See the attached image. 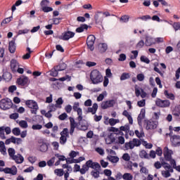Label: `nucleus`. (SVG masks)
Returning <instances> with one entry per match:
<instances>
[{"mask_svg": "<svg viewBox=\"0 0 180 180\" xmlns=\"http://www.w3.org/2000/svg\"><path fill=\"white\" fill-rule=\"evenodd\" d=\"M90 79L93 84H99L103 81V77L102 75L98 70H94L90 74Z\"/></svg>", "mask_w": 180, "mask_h": 180, "instance_id": "1", "label": "nucleus"}, {"mask_svg": "<svg viewBox=\"0 0 180 180\" xmlns=\"http://www.w3.org/2000/svg\"><path fill=\"white\" fill-rule=\"evenodd\" d=\"M162 165L165 170L162 171V175L164 178H169L171 173L174 172V169L167 162H162Z\"/></svg>", "mask_w": 180, "mask_h": 180, "instance_id": "2", "label": "nucleus"}, {"mask_svg": "<svg viewBox=\"0 0 180 180\" xmlns=\"http://www.w3.org/2000/svg\"><path fill=\"white\" fill-rule=\"evenodd\" d=\"M140 146H141V141L137 139H134L132 141L124 144L126 150H133L134 147H140Z\"/></svg>", "mask_w": 180, "mask_h": 180, "instance_id": "3", "label": "nucleus"}, {"mask_svg": "<svg viewBox=\"0 0 180 180\" xmlns=\"http://www.w3.org/2000/svg\"><path fill=\"white\" fill-rule=\"evenodd\" d=\"M12 101L9 98H4L0 101V109L3 110H8V109H11L12 108Z\"/></svg>", "mask_w": 180, "mask_h": 180, "instance_id": "4", "label": "nucleus"}, {"mask_svg": "<svg viewBox=\"0 0 180 180\" xmlns=\"http://www.w3.org/2000/svg\"><path fill=\"white\" fill-rule=\"evenodd\" d=\"M25 105L28 106L30 109H33L31 110V113L33 115H37V110H39V105H37V103L34 101L28 100L26 101Z\"/></svg>", "mask_w": 180, "mask_h": 180, "instance_id": "5", "label": "nucleus"}, {"mask_svg": "<svg viewBox=\"0 0 180 180\" xmlns=\"http://www.w3.org/2000/svg\"><path fill=\"white\" fill-rule=\"evenodd\" d=\"M95 40H96V38L94 34H90L86 39V44L91 51L95 50V46H94L95 44Z\"/></svg>", "mask_w": 180, "mask_h": 180, "instance_id": "6", "label": "nucleus"}, {"mask_svg": "<svg viewBox=\"0 0 180 180\" xmlns=\"http://www.w3.org/2000/svg\"><path fill=\"white\" fill-rule=\"evenodd\" d=\"M63 68H58V66H56L52 68L50 71L47 72V74H49L51 77H57L58 75V71H64L67 68L66 64H63Z\"/></svg>", "mask_w": 180, "mask_h": 180, "instance_id": "7", "label": "nucleus"}, {"mask_svg": "<svg viewBox=\"0 0 180 180\" xmlns=\"http://www.w3.org/2000/svg\"><path fill=\"white\" fill-rule=\"evenodd\" d=\"M72 109L74 112H77L78 115L77 120L81 123L82 120V109L79 108V103H75L72 106Z\"/></svg>", "mask_w": 180, "mask_h": 180, "instance_id": "8", "label": "nucleus"}, {"mask_svg": "<svg viewBox=\"0 0 180 180\" xmlns=\"http://www.w3.org/2000/svg\"><path fill=\"white\" fill-rule=\"evenodd\" d=\"M0 172H4V174H11V175H16V174H18V168H16V166H12L11 168L6 167L4 169L0 167Z\"/></svg>", "mask_w": 180, "mask_h": 180, "instance_id": "9", "label": "nucleus"}, {"mask_svg": "<svg viewBox=\"0 0 180 180\" xmlns=\"http://www.w3.org/2000/svg\"><path fill=\"white\" fill-rule=\"evenodd\" d=\"M144 122L146 130H154L158 126V122L155 121L145 120Z\"/></svg>", "mask_w": 180, "mask_h": 180, "instance_id": "10", "label": "nucleus"}, {"mask_svg": "<svg viewBox=\"0 0 180 180\" xmlns=\"http://www.w3.org/2000/svg\"><path fill=\"white\" fill-rule=\"evenodd\" d=\"M171 137L170 141L173 147H179L180 146V136L179 135H173L172 134H169Z\"/></svg>", "mask_w": 180, "mask_h": 180, "instance_id": "11", "label": "nucleus"}, {"mask_svg": "<svg viewBox=\"0 0 180 180\" xmlns=\"http://www.w3.org/2000/svg\"><path fill=\"white\" fill-rule=\"evenodd\" d=\"M155 104L159 108H169L171 102H169V100H161L159 98L156 100Z\"/></svg>", "mask_w": 180, "mask_h": 180, "instance_id": "12", "label": "nucleus"}, {"mask_svg": "<svg viewBox=\"0 0 180 180\" xmlns=\"http://www.w3.org/2000/svg\"><path fill=\"white\" fill-rule=\"evenodd\" d=\"M115 103H116L115 100H110V101H103L101 103V109L105 110V109H108L109 108H113V106H115Z\"/></svg>", "mask_w": 180, "mask_h": 180, "instance_id": "13", "label": "nucleus"}, {"mask_svg": "<svg viewBox=\"0 0 180 180\" xmlns=\"http://www.w3.org/2000/svg\"><path fill=\"white\" fill-rule=\"evenodd\" d=\"M22 140L20 138H16L15 136H11L10 139H8L5 141V144H11V143H13V144H17L19 146L22 143Z\"/></svg>", "mask_w": 180, "mask_h": 180, "instance_id": "14", "label": "nucleus"}, {"mask_svg": "<svg viewBox=\"0 0 180 180\" xmlns=\"http://www.w3.org/2000/svg\"><path fill=\"white\" fill-rule=\"evenodd\" d=\"M17 84L21 86H26L29 85V78L26 76H21L17 79Z\"/></svg>", "mask_w": 180, "mask_h": 180, "instance_id": "15", "label": "nucleus"}, {"mask_svg": "<svg viewBox=\"0 0 180 180\" xmlns=\"http://www.w3.org/2000/svg\"><path fill=\"white\" fill-rule=\"evenodd\" d=\"M75 36V33L71 31L65 32L63 34V35L59 37L60 40H70V39L74 37Z\"/></svg>", "mask_w": 180, "mask_h": 180, "instance_id": "16", "label": "nucleus"}, {"mask_svg": "<svg viewBox=\"0 0 180 180\" xmlns=\"http://www.w3.org/2000/svg\"><path fill=\"white\" fill-rule=\"evenodd\" d=\"M172 154H174V153L172 150H169L167 146L165 147L163 150V155L166 161L169 160H171V158H172Z\"/></svg>", "mask_w": 180, "mask_h": 180, "instance_id": "17", "label": "nucleus"}, {"mask_svg": "<svg viewBox=\"0 0 180 180\" xmlns=\"http://www.w3.org/2000/svg\"><path fill=\"white\" fill-rule=\"evenodd\" d=\"M88 168H92V169H101V165L98 162H94L91 160L86 162Z\"/></svg>", "mask_w": 180, "mask_h": 180, "instance_id": "18", "label": "nucleus"}, {"mask_svg": "<svg viewBox=\"0 0 180 180\" xmlns=\"http://www.w3.org/2000/svg\"><path fill=\"white\" fill-rule=\"evenodd\" d=\"M146 118V110L145 109H141V112L138 116L137 120H138V124L139 126H142L143 124V120Z\"/></svg>", "mask_w": 180, "mask_h": 180, "instance_id": "19", "label": "nucleus"}, {"mask_svg": "<svg viewBox=\"0 0 180 180\" xmlns=\"http://www.w3.org/2000/svg\"><path fill=\"white\" fill-rule=\"evenodd\" d=\"M15 39H13L8 44V50H9V52L11 53V54H13V53L16 51V45L15 44Z\"/></svg>", "mask_w": 180, "mask_h": 180, "instance_id": "20", "label": "nucleus"}, {"mask_svg": "<svg viewBox=\"0 0 180 180\" xmlns=\"http://www.w3.org/2000/svg\"><path fill=\"white\" fill-rule=\"evenodd\" d=\"M70 134L72 136L74 134V131L75 130V128L77 126V122H75V120L74 118H70Z\"/></svg>", "mask_w": 180, "mask_h": 180, "instance_id": "21", "label": "nucleus"}, {"mask_svg": "<svg viewBox=\"0 0 180 180\" xmlns=\"http://www.w3.org/2000/svg\"><path fill=\"white\" fill-rule=\"evenodd\" d=\"M12 160H13L16 162V164H22V162H23V161H25L23 156H22V155H20V154L14 155L12 158Z\"/></svg>", "mask_w": 180, "mask_h": 180, "instance_id": "22", "label": "nucleus"}, {"mask_svg": "<svg viewBox=\"0 0 180 180\" xmlns=\"http://www.w3.org/2000/svg\"><path fill=\"white\" fill-rule=\"evenodd\" d=\"M96 110H98V103H95L93 104L92 108H89L87 110V113H92L95 115L96 113Z\"/></svg>", "mask_w": 180, "mask_h": 180, "instance_id": "23", "label": "nucleus"}, {"mask_svg": "<svg viewBox=\"0 0 180 180\" xmlns=\"http://www.w3.org/2000/svg\"><path fill=\"white\" fill-rule=\"evenodd\" d=\"M19 65V63H18V61L15 59H12L11 60V68L12 71H16V68H18Z\"/></svg>", "mask_w": 180, "mask_h": 180, "instance_id": "24", "label": "nucleus"}, {"mask_svg": "<svg viewBox=\"0 0 180 180\" xmlns=\"http://www.w3.org/2000/svg\"><path fill=\"white\" fill-rule=\"evenodd\" d=\"M123 116H125V117H127L129 124H133V117H131V115L127 112V110H124L122 112Z\"/></svg>", "mask_w": 180, "mask_h": 180, "instance_id": "25", "label": "nucleus"}, {"mask_svg": "<svg viewBox=\"0 0 180 180\" xmlns=\"http://www.w3.org/2000/svg\"><path fill=\"white\" fill-rule=\"evenodd\" d=\"M79 125L80 127V130H88V124H86V121L85 120H82L81 123L79 121Z\"/></svg>", "mask_w": 180, "mask_h": 180, "instance_id": "26", "label": "nucleus"}, {"mask_svg": "<svg viewBox=\"0 0 180 180\" xmlns=\"http://www.w3.org/2000/svg\"><path fill=\"white\" fill-rule=\"evenodd\" d=\"M89 27V26H88L86 24H84V25H82L80 27H77L76 29V32L77 33H82V32H84V29L86 30H88Z\"/></svg>", "mask_w": 180, "mask_h": 180, "instance_id": "27", "label": "nucleus"}, {"mask_svg": "<svg viewBox=\"0 0 180 180\" xmlns=\"http://www.w3.org/2000/svg\"><path fill=\"white\" fill-rule=\"evenodd\" d=\"M101 170V169H94V170L91 172V175L94 176V178H99Z\"/></svg>", "mask_w": 180, "mask_h": 180, "instance_id": "28", "label": "nucleus"}, {"mask_svg": "<svg viewBox=\"0 0 180 180\" xmlns=\"http://www.w3.org/2000/svg\"><path fill=\"white\" fill-rule=\"evenodd\" d=\"M173 116L176 117H179L180 116V105L176 106L174 110L172 111Z\"/></svg>", "mask_w": 180, "mask_h": 180, "instance_id": "29", "label": "nucleus"}, {"mask_svg": "<svg viewBox=\"0 0 180 180\" xmlns=\"http://www.w3.org/2000/svg\"><path fill=\"white\" fill-rule=\"evenodd\" d=\"M145 44L148 46H153L154 44V40H153V38L146 36Z\"/></svg>", "mask_w": 180, "mask_h": 180, "instance_id": "30", "label": "nucleus"}, {"mask_svg": "<svg viewBox=\"0 0 180 180\" xmlns=\"http://www.w3.org/2000/svg\"><path fill=\"white\" fill-rule=\"evenodd\" d=\"M98 50H100L101 53H105L108 50V45L106 44H100L98 45Z\"/></svg>", "mask_w": 180, "mask_h": 180, "instance_id": "31", "label": "nucleus"}, {"mask_svg": "<svg viewBox=\"0 0 180 180\" xmlns=\"http://www.w3.org/2000/svg\"><path fill=\"white\" fill-rule=\"evenodd\" d=\"M116 139L113 137V134H111L108 136V138L105 140L107 144H112V143H115Z\"/></svg>", "mask_w": 180, "mask_h": 180, "instance_id": "32", "label": "nucleus"}, {"mask_svg": "<svg viewBox=\"0 0 180 180\" xmlns=\"http://www.w3.org/2000/svg\"><path fill=\"white\" fill-rule=\"evenodd\" d=\"M64 103V101H63V98L60 97L56 101V108L58 109H61V105Z\"/></svg>", "mask_w": 180, "mask_h": 180, "instance_id": "33", "label": "nucleus"}, {"mask_svg": "<svg viewBox=\"0 0 180 180\" xmlns=\"http://www.w3.org/2000/svg\"><path fill=\"white\" fill-rule=\"evenodd\" d=\"M60 136L62 137H70V132L68 131V129L64 128L63 130L60 132Z\"/></svg>", "mask_w": 180, "mask_h": 180, "instance_id": "34", "label": "nucleus"}, {"mask_svg": "<svg viewBox=\"0 0 180 180\" xmlns=\"http://www.w3.org/2000/svg\"><path fill=\"white\" fill-rule=\"evenodd\" d=\"M165 95L167 96L168 99H171V101H174L175 99V96L172 93H168V91H165Z\"/></svg>", "mask_w": 180, "mask_h": 180, "instance_id": "35", "label": "nucleus"}, {"mask_svg": "<svg viewBox=\"0 0 180 180\" xmlns=\"http://www.w3.org/2000/svg\"><path fill=\"white\" fill-rule=\"evenodd\" d=\"M122 179L124 180H132L133 179V175L130 173H125L122 175Z\"/></svg>", "mask_w": 180, "mask_h": 180, "instance_id": "36", "label": "nucleus"}, {"mask_svg": "<svg viewBox=\"0 0 180 180\" xmlns=\"http://www.w3.org/2000/svg\"><path fill=\"white\" fill-rule=\"evenodd\" d=\"M139 157L141 158H146V159H149L150 157L148 156V155L147 154V152L144 150H141L140 153H139Z\"/></svg>", "mask_w": 180, "mask_h": 180, "instance_id": "37", "label": "nucleus"}, {"mask_svg": "<svg viewBox=\"0 0 180 180\" xmlns=\"http://www.w3.org/2000/svg\"><path fill=\"white\" fill-rule=\"evenodd\" d=\"M54 173L58 176H63L64 175V169H56L54 170Z\"/></svg>", "mask_w": 180, "mask_h": 180, "instance_id": "38", "label": "nucleus"}, {"mask_svg": "<svg viewBox=\"0 0 180 180\" xmlns=\"http://www.w3.org/2000/svg\"><path fill=\"white\" fill-rule=\"evenodd\" d=\"M89 168L88 167V165L86 163L82 166V168L80 169L79 172L84 175V174H86V171H89Z\"/></svg>", "mask_w": 180, "mask_h": 180, "instance_id": "39", "label": "nucleus"}, {"mask_svg": "<svg viewBox=\"0 0 180 180\" xmlns=\"http://www.w3.org/2000/svg\"><path fill=\"white\" fill-rule=\"evenodd\" d=\"M107 159L109 160V161L111 162L114 163L119 162V158L117 156H108Z\"/></svg>", "mask_w": 180, "mask_h": 180, "instance_id": "40", "label": "nucleus"}, {"mask_svg": "<svg viewBox=\"0 0 180 180\" xmlns=\"http://www.w3.org/2000/svg\"><path fill=\"white\" fill-rule=\"evenodd\" d=\"M167 161H169V165H170V167H172V169H175L176 168V161H175V160H174V159H172V158H170V160H167Z\"/></svg>", "mask_w": 180, "mask_h": 180, "instance_id": "41", "label": "nucleus"}, {"mask_svg": "<svg viewBox=\"0 0 180 180\" xmlns=\"http://www.w3.org/2000/svg\"><path fill=\"white\" fill-rule=\"evenodd\" d=\"M129 78H130V74L124 72L120 77V80L124 81L125 79H129Z\"/></svg>", "mask_w": 180, "mask_h": 180, "instance_id": "42", "label": "nucleus"}, {"mask_svg": "<svg viewBox=\"0 0 180 180\" xmlns=\"http://www.w3.org/2000/svg\"><path fill=\"white\" fill-rule=\"evenodd\" d=\"M4 129V127H0V138L1 140H5L6 139V136H5V131Z\"/></svg>", "mask_w": 180, "mask_h": 180, "instance_id": "43", "label": "nucleus"}, {"mask_svg": "<svg viewBox=\"0 0 180 180\" xmlns=\"http://www.w3.org/2000/svg\"><path fill=\"white\" fill-rule=\"evenodd\" d=\"M120 120H116L115 118H110L109 120V124H110V126H115V124H116L117 123H120Z\"/></svg>", "mask_w": 180, "mask_h": 180, "instance_id": "44", "label": "nucleus"}, {"mask_svg": "<svg viewBox=\"0 0 180 180\" xmlns=\"http://www.w3.org/2000/svg\"><path fill=\"white\" fill-rule=\"evenodd\" d=\"M19 126H20V127L22 129H27V122L25 120H21L19 122Z\"/></svg>", "mask_w": 180, "mask_h": 180, "instance_id": "45", "label": "nucleus"}, {"mask_svg": "<svg viewBox=\"0 0 180 180\" xmlns=\"http://www.w3.org/2000/svg\"><path fill=\"white\" fill-rule=\"evenodd\" d=\"M8 155L9 157H11V158H12L15 155V149H13V148H9L8 149Z\"/></svg>", "mask_w": 180, "mask_h": 180, "instance_id": "46", "label": "nucleus"}, {"mask_svg": "<svg viewBox=\"0 0 180 180\" xmlns=\"http://www.w3.org/2000/svg\"><path fill=\"white\" fill-rule=\"evenodd\" d=\"M12 133L14 136H20V129L18 127L13 129Z\"/></svg>", "mask_w": 180, "mask_h": 180, "instance_id": "47", "label": "nucleus"}, {"mask_svg": "<svg viewBox=\"0 0 180 180\" xmlns=\"http://www.w3.org/2000/svg\"><path fill=\"white\" fill-rule=\"evenodd\" d=\"M49 4H50V1L49 0H42L40 5L41 8H45L46 6H49Z\"/></svg>", "mask_w": 180, "mask_h": 180, "instance_id": "48", "label": "nucleus"}, {"mask_svg": "<svg viewBox=\"0 0 180 180\" xmlns=\"http://www.w3.org/2000/svg\"><path fill=\"white\" fill-rule=\"evenodd\" d=\"M129 19H130L129 15H123L120 18V20H121V22H124V23H126L129 22Z\"/></svg>", "mask_w": 180, "mask_h": 180, "instance_id": "49", "label": "nucleus"}, {"mask_svg": "<svg viewBox=\"0 0 180 180\" xmlns=\"http://www.w3.org/2000/svg\"><path fill=\"white\" fill-rule=\"evenodd\" d=\"M141 61H142V63H146V64H150V59L144 56H141Z\"/></svg>", "mask_w": 180, "mask_h": 180, "instance_id": "50", "label": "nucleus"}, {"mask_svg": "<svg viewBox=\"0 0 180 180\" xmlns=\"http://www.w3.org/2000/svg\"><path fill=\"white\" fill-rule=\"evenodd\" d=\"M136 78L138 81H140L141 82L144 81V78H145L144 74L143 73L138 74L136 76Z\"/></svg>", "mask_w": 180, "mask_h": 180, "instance_id": "51", "label": "nucleus"}, {"mask_svg": "<svg viewBox=\"0 0 180 180\" xmlns=\"http://www.w3.org/2000/svg\"><path fill=\"white\" fill-rule=\"evenodd\" d=\"M110 131H112L113 133H115V134H120V133H122L119 129L115 128V127H111L110 129Z\"/></svg>", "mask_w": 180, "mask_h": 180, "instance_id": "52", "label": "nucleus"}, {"mask_svg": "<svg viewBox=\"0 0 180 180\" xmlns=\"http://www.w3.org/2000/svg\"><path fill=\"white\" fill-rule=\"evenodd\" d=\"M137 105H138V106H139V108H143V107L146 106V100L143 99V100L138 101Z\"/></svg>", "mask_w": 180, "mask_h": 180, "instance_id": "53", "label": "nucleus"}, {"mask_svg": "<svg viewBox=\"0 0 180 180\" xmlns=\"http://www.w3.org/2000/svg\"><path fill=\"white\" fill-rule=\"evenodd\" d=\"M41 10L43 11V12H45V13L53 12V8L49 7V6L41 8Z\"/></svg>", "mask_w": 180, "mask_h": 180, "instance_id": "54", "label": "nucleus"}, {"mask_svg": "<svg viewBox=\"0 0 180 180\" xmlns=\"http://www.w3.org/2000/svg\"><path fill=\"white\" fill-rule=\"evenodd\" d=\"M11 20H12V17H9V18L4 19L1 23V26H3L4 25H6V23H9V22H11Z\"/></svg>", "mask_w": 180, "mask_h": 180, "instance_id": "55", "label": "nucleus"}, {"mask_svg": "<svg viewBox=\"0 0 180 180\" xmlns=\"http://www.w3.org/2000/svg\"><path fill=\"white\" fill-rule=\"evenodd\" d=\"M122 159L124 161H130V155H129V153H124L122 155Z\"/></svg>", "mask_w": 180, "mask_h": 180, "instance_id": "56", "label": "nucleus"}, {"mask_svg": "<svg viewBox=\"0 0 180 180\" xmlns=\"http://www.w3.org/2000/svg\"><path fill=\"white\" fill-rule=\"evenodd\" d=\"M42 127L43 126H41V124H34L32 125V129L33 130H40Z\"/></svg>", "mask_w": 180, "mask_h": 180, "instance_id": "57", "label": "nucleus"}, {"mask_svg": "<svg viewBox=\"0 0 180 180\" xmlns=\"http://www.w3.org/2000/svg\"><path fill=\"white\" fill-rule=\"evenodd\" d=\"M67 136H60V143L63 145L65 144V143H67Z\"/></svg>", "mask_w": 180, "mask_h": 180, "instance_id": "58", "label": "nucleus"}, {"mask_svg": "<svg viewBox=\"0 0 180 180\" xmlns=\"http://www.w3.org/2000/svg\"><path fill=\"white\" fill-rule=\"evenodd\" d=\"M47 148H48V147H47V145L46 143H43L40 146V150L42 151V152L47 151Z\"/></svg>", "mask_w": 180, "mask_h": 180, "instance_id": "59", "label": "nucleus"}, {"mask_svg": "<svg viewBox=\"0 0 180 180\" xmlns=\"http://www.w3.org/2000/svg\"><path fill=\"white\" fill-rule=\"evenodd\" d=\"M154 167H155V168H156V169H160V168H161L162 167V163H161L160 162H156L154 164Z\"/></svg>", "mask_w": 180, "mask_h": 180, "instance_id": "60", "label": "nucleus"}, {"mask_svg": "<svg viewBox=\"0 0 180 180\" xmlns=\"http://www.w3.org/2000/svg\"><path fill=\"white\" fill-rule=\"evenodd\" d=\"M67 117H68L67 113L64 112L60 115H59L58 119L60 120H65V119H67Z\"/></svg>", "mask_w": 180, "mask_h": 180, "instance_id": "61", "label": "nucleus"}, {"mask_svg": "<svg viewBox=\"0 0 180 180\" xmlns=\"http://www.w3.org/2000/svg\"><path fill=\"white\" fill-rule=\"evenodd\" d=\"M104 174L106 176H108V178H109L112 175V171L110 169H105L104 170Z\"/></svg>", "mask_w": 180, "mask_h": 180, "instance_id": "62", "label": "nucleus"}, {"mask_svg": "<svg viewBox=\"0 0 180 180\" xmlns=\"http://www.w3.org/2000/svg\"><path fill=\"white\" fill-rule=\"evenodd\" d=\"M126 60V54L121 53L118 59L119 61H124Z\"/></svg>", "mask_w": 180, "mask_h": 180, "instance_id": "63", "label": "nucleus"}, {"mask_svg": "<svg viewBox=\"0 0 180 180\" xmlns=\"http://www.w3.org/2000/svg\"><path fill=\"white\" fill-rule=\"evenodd\" d=\"M173 27L175 30H179L180 29V23L179 22H174L173 24Z\"/></svg>", "mask_w": 180, "mask_h": 180, "instance_id": "64", "label": "nucleus"}]
</instances>
